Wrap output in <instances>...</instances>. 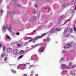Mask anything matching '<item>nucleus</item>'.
Wrapping results in <instances>:
<instances>
[{
    "mask_svg": "<svg viewBox=\"0 0 76 76\" xmlns=\"http://www.w3.org/2000/svg\"><path fill=\"white\" fill-rule=\"evenodd\" d=\"M2 0H0V2H1V1Z\"/></svg>",
    "mask_w": 76,
    "mask_h": 76,
    "instance_id": "52",
    "label": "nucleus"
},
{
    "mask_svg": "<svg viewBox=\"0 0 76 76\" xmlns=\"http://www.w3.org/2000/svg\"><path fill=\"white\" fill-rule=\"evenodd\" d=\"M63 60H64V58H61V60L63 61Z\"/></svg>",
    "mask_w": 76,
    "mask_h": 76,
    "instance_id": "44",
    "label": "nucleus"
},
{
    "mask_svg": "<svg viewBox=\"0 0 76 76\" xmlns=\"http://www.w3.org/2000/svg\"><path fill=\"white\" fill-rule=\"evenodd\" d=\"M12 72L13 73H16V71H15L14 70H12Z\"/></svg>",
    "mask_w": 76,
    "mask_h": 76,
    "instance_id": "30",
    "label": "nucleus"
},
{
    "mask_svg": "<svg viewBox=\"0 0 76 76\" xmlns=\"http://www.w3.org/2000/svg\"><path fill=\"white\" fill-rule=\"evenodd\" d=\"M67 31H68V28H66V29H65L64 31V32H65V33L64 34V35H66V33Z\"/></svg>",
    "mask_w": 76,
    "mask_h": 76,
    "instance_id": "13",
    "label": "nucleus"
},
{
    "mask_svg": "<svg viewBox=\"0 0 76 76\" xmlns=\"http://www.w3.org/2000/svg\"><path fill=\"white\" fill-rule=\"evenodd\" d=\"M74 31H75V32H76V27H75L74 28Z\"/></svg>",
    "mask_w": 76,
    "mask_h": 76,
    "instance_id": "33",
    "label": "nucleus"
},
{
    "mask_svg": "<svg viewBox=\"0 0 76 76\" xmlns=\"http://www.w3.org/2000/svg\"><path fill=\"white\" fill-rule=\"evenodd\" d=\"M16 44H18V43L17 42L16 43Z\"/></svg>",
    "mask_w": 76,
    "mask_h": 76,
    "instance_id": "57",
    "label": "nucleus"
},
{
    "mask_svg": "<svg viewBox=\"0 0 76 76\" xmlns=\"http://www.w3.org/2000/svg\"><path fill=\"white\" fill-rule=\"evenodd\" d=\"M46 41V42H49L50 41V39H47Z\"/></svg>",
    "mask_w": 76,
    "mask_h": 76,
    "instance_id": "24",
    "label": "nucleus"
},
{
    "mask_svg": "<svg viewBox=\"0 0 76 76\" xmlns=\"http://www.w3.org/2000/svg\"><path fill=\"white\" fill-rule=\"evenodd\" d=\"M1 13H3V10H2V9H1Z\"/></svg>",
    "mask_w": 76,
    "mask_h": 76,
    "instance_id": "40",
    "label": "nucleus"
},
{
    "mask_svg": "<svg viewBox=\"0 0 76 76\" xmlns=\"http://www.w3.org/2000/svg\"><path fill=\"white\" fill-rule=\"evenodd\" d=\"M24 66H26V64H24Z\"/></svg>",
    "mask_w": 76,
    "mask_h": 76,
    "instance_id": "50",
    "label": "nucleus"
},
{
    "mask_svg": "<svg viewBox=\"0 0 76 76\" xmlns=\"http://www.w3.org/2000/svg\"><path fill=\"white\" fill-rule=\"evenodd\" d=\"M75 67H76V64H74L72 66V67L73 68Z\"/></svg>",
    "mask_w": 76,
    "mask_h": 76,
    "instance_id": "20",
    "label": "nucleus"
},
{
    "mask_svg": "<svg viewBox=\"0 0 76 76\" xmlns=\"http://www.w3.org/2000/svg\"><path fill=\"white\" fill-rule=\"evenodd\" d=\"M18 7H21V5L20 4H18Z\"/></svg>",
    "mask_w": 76,
    "mask_h": 76,
    "instance_id": "29",
    "label": "nucleus"
},
{
    "mask_svg": "<svg viewBox=\"0 0 76 76\" xmlns=\"http://www.w3.org/2000/svg\"><path fill=\"white\" fill-rule=\"evenodd\" d=\"M70 32L71 33H73V30H72V28L70 29Z\"/></svg>",
    "mask_w": 76,
    "mask_h": 76,
    "instance_id": "22",
    "label": "nucleus"
},
{
    "mask_svg": "<svg viewBox=\"0 0 76 76\" xmlns=\"http://www.w3.org/2000/svg\"><path fill=\"white\" fill-rule=\"evenodd\" d=\"M6 37L7 39H10V40H11V38L10 37L9 35H7L6 36Z\"/></svg>",
    "mask_w": 76,
    "mask_h": 76,
    "instance_id": "10",
    "label": "nucleus"
},
{
    "mask_svg": "<svg viewBox=\"0 0 76 76\" xmlns=\"http://www.w3.org/2000/svg\"><path fill=\"white\" fill-rule=\"evenodd\" d=\"M24 45H25V46H26V44H24Z\"/></svg>",
    "mask_w": 76,
    "mask_h": 76,
    "instance_id": "53",
    "label": "nucleus"
},
{
    "mask_svg": "<svg viewBox=\"0 0 76 76\" xmlns=\"http://www.w3.org/2000/svg\"><path fill=\"white\" fill-rule=\"evenodd\" d=\"M22 57H23V55H22L19 56L18 57V59H20V58H22Z\"/></svg>",
    "mask_w": 76,
    "mask_h": 76,
    "instance_id": "17",
    "label": "nucleus"
},
{
    "mask_svg": "<svg viewBox=\"0 0 76 76\" xmlns=\"http://www.w3.org/2000/svg\"><path fill=\"white\" fill-rule=\"evenodd\" d=\"M3 49L4 51H6V48H5V46H3Z\"/></svg>",
    "mask_w": 76,
    "mask_h": 76,
    "instance_id": "16",
    "label": "nucleus"
},
{
    "mask_svg": "<svg viewBox=\"0 0 76 76\" xmlns=\"http://www.w3.org/2000/svg\"><path fill=\"white\" fill-rule=\"evenodd\" d=\"M69 59H68V58H67V61H68V60Z\"/></svg>",
    "mask_w": 76,
    "mask_h": 76,
    "instance_id": "51",
    "label": "nucleus"
},
{
    "mask_svg": "<svg viewBox=\"0 0 76 76\" xmlns=\"http://www.w3.org/2000/svg\"><path fill=\"white\" fill-rule=\"evenodd\" d=\"M57 31V28H53V29H52L50 30V33H52V32H54L55 31Z\"/></svg>",
    "mask_w": 76,
    "mask_h": 76,
    "instance_id": "4",
    "label": "nucleus"
},
{
    "mask_svg": "<svg viewBox=\"0 0 76 76\" xmlns=\"http://www.w3.org/2000/svg\"><path fill=\"white\" fill-rule=\"evenodd\" d=\"M42 45V43H40V44H37L36 45V46H39V45Z\"/></svg>",
    "mask_w": 76,
    "mask_h": 76,
    "instance_id": "28",
    "label": "nucleus"
},
{
    "mask_svg": "<svg viewBox=\"0 0 76 76\" xmlns=\"http://www.w3.org/2000/svg\"><path fill=\"white\" fill-rule=\"evenodd\" d=\"M47 10L48 11V12L50 11V9H49V8H48Z\"/></svg>",
    "mask_w": 76,
    "mask_h": 76,
    "instance_id": "41",
    "label": "nucleus"
},
{
    "mask_svg": "<svg viewBox=\"0 0 76 76\" xmlns=\"http://www.w3.org/2000/svg\"><path fill=\"white\" fill-rule=\"evenodd\" d=\"M70 75H73V73H71L70 74Z\"/></svg>",
    "mask_w": 76,
    "mask_h": 76,
    "instance_id": "49",
    "label": "nucleus"
},
{
    "mask_svg": "<svg viewBox=\"0 0 76 76\" xmlns=\"http://www.w3.org/2000/svg\"><path fill=\"white\" fill-rule=\"evenodd\" d=\"M45 35V33H44L42 34V36L41 37V38H42V37H43V36H44V35Z\"/></svg>",
    "mask_w": 76,
    "mask_h": 76,
    "instance_id": "32",
    "label": "nucleus"
},
{
    "mask_svg": "<svg viewBox=\"0 0 76 76\" xmlns=\"http://www.w3.org/2000/svg\"><path fill=\"white\" fill-rule=\"evenodd\" d=\"M35 7H36V8H37V5H35Z\"/></svg>",
    "mask_w": 76,
    "mask_h": 76,
    "instance_id": "43",
    "label": "nucleus"
},
{
    "mask_svg": "<svg viewBox=\"0 0 76 76\" xmlns=\"http://www.w3.org/2000/svg\"><path fill=\"white\" fill-rule=\"evenodd\" d=\"M13 14L14 15H15V14H16V12L14 11L13 12Z\"/></svg>",
    "mask_w": 76,
    "mask_h": 76,
    "instance_id": "38",
    "label": "nucleus"
},
{
    "mask_svg": "<svg viewBox=\"0 0 76 76\" xmlns=\"http://www.w3.org/2000/svg\"><path fill=\"white\" fill-rule=\"evenodd\" d=\"M76 1V0H73L72 2V4H74Z\"/></svg>",
    "mask_w": 76,
    "mask_h": 76,
    "instance_id": "15",
    "label": "nucleus"
},
{
    "mask_svg": "<svg viewBox=\"0 0 76 76\" xmlns=\"http://www.w3.org/2000/svg\"><path fill=\"white\" fill-rule=\"evenodd\" d=\"M44 50V47H42L40 49L39 52H40V53H42L43 52Z\"/></svg>",
    "mask_w": 76,
    "mask_h": 76,
    "instance_id": "7",
    "label": "nucleus"
},
{
    "mask_svg": "<svg viewBox=\"0 0 76 76\" xmlns=\"http://www.w3.org/2000/svg\"><path fill=\"white\" fill-rule=\"evenodd\" d=\"M18 51V49H15L13 51V54L14 55H17V53Z\"/></svg>",
    "mask_w": 76,
    "mask_h": 76,
    "instance_id": "3",
    "label": "nucleus"
},
{
    "mask_svg": "<svg viewBox=\"0 0 76 76\" xmlns=\"http://www.w3.org/2000/svg\"><path fill=\"white\" fill-rule=\"evenodd\" d=\"M69 47H67V48H69Z\"/></svg>",
    "mask_w": 76,
    "mask_h": 76,
    "instance_id": "55",
    "label": "nucleus"
},
{
    "mask_svg": "<svg viewBox=\"0 0 76 76\" xmlns=\"http://www.w3.org/2000/svg\"><path fill=\"white\" fill-rule=\"evenodd\" d=\"M61 66L62 67H64L66 66V65L65 64H62V65H61Z\"/></svg>",
    "mask_w": 76,
    "mask_h": 76,
    "instance_id": "23",
    "label": "nucleus"
},
{
    "mask_svg": "<svg viewBox=\"0 0 76 76\" xmlns=\"http://www.w3.org/2000/svg\"><path fill=\"white\" fill-rule=\"evenodd\" d=\"M5 56V54L3 53V54H2L1 55V57H4V56Z\"/></svg>",
    "mask_w": 76,
    "mask_h": 76,
    "instance_id": "25",
    "label": "nucleus"
},
{
    "mask_svg": "<svg viewBox=\"0 0 76 76\" xmlns=\"http://www.w3.org/2000/svg\"><path fill=\"white\" fill-rule=\"evenodd\" d=\"M63 15H61V16L60 17V18H63Z\"/></svg>",
    "mask_w": 76,
    "mask_h": 76,
    "instance_id": "42",
    "label": "nucleus"
},
{
    "mask_svg": "<svg viewBox=\"0 0 76 76\" xmlns=\"http://www.w3.org/2000/svg\"><path fill=\"white\" fill-rule=\"evenodd\" d=\"M23 75H24V76H26V75H27L26 74H23Z\"/></svg>",
    "mask_w": 76,
    "mask_h": 76,
    "instance_id": "46",
    "label": "nucleus"
},
{
    "mask_svg": "<svg viewBox=\"0 0 76 76\" xmlns=\"http://www.w3.org/2000/svg\"><path fill=\"white\" fill-rule=\"evenodd\" d=\"M68 4H69V3H68V2H65V4L63 5V7H66L67 5H68Z\"/></svg>",
    "mask_w": 76,
    "mask_h": 76,
    "instance_id": "6",
    "label": "nucleus"
},
{
    "mask_svg": "<svg viewBox=\"0 0 76 76\" xmlns=\"http://www.w3.org/2000/svg\"><path fill=\"white\" fill-rule=\"evenodd\" d=\"M36 19H37V17H36V16L35 15H33L31 16L30 19V20L31 22H32L33 21H34L35 20H36Z\"/></svg>",
    "mask_w": 76,
    "mask_h": 76,
    "instance_id": "2",
    "label": "nucleus"
},
{
    "mask_svg": "<svg viewBox=\"0 0 76 76\" xmlns=\"http://www.w3.org/2000/svg\"><path fill=\"white\" fill-rule=\"evenodd\" d=\"M41 37L40 36H36L34 38L28 41V42H31L33 41H36V40H37V38H41Z\"/></svg>",
    "mask_w": 76,
    "mask_h": 76,
    "instance_id": "1",
    "label": "nucleus"
},
{
    "mask_svg": "<svg viewBox=\"0 0 76 76\" xmlns=\"http://www.w3.org/2000/svg\"><path fill=\"white\" fill-rule=\"evenodd\" d=\"M24 52H25V51L24 50H21L19 54H23V53H24Z\"/></svg>",
    "mask_w": 76,
    "mask_h": 76,
    "instance_id": "11",
    "label": "nucleus"
},
{
    "mask_svg": "<svg viewBox=\"0 0 76 76\" xmlns=\"http://www.w3.org/2000/svg\"><path fill=\"white\" fill-rule=\"evenodd\" d=\"M61 19L60 18H59L58 21V24H60V23H61Z\"/></svg>",
    "mask_w": 76,
    "mask_h": 76,
    "instance_id": "9",
    "label": "nucleus"
},
{
    "mask_svg": "<svg viewBox=\"0 0 76 76\" xmlns=\"http://www.w3.org/2000/svg\"><path fill=\"white\" fill-rule=\"evenodd\" d=\"M68 35H69V34H68Z\"/></svg>",
    "mask_w": 76,
    "mask_h": 76,
    "instance_id": "58",
    "label": "nucleus"
},
{
    "mask_svg": "<svg viewBox=\"0 0 76 76\" xmlns=\"http://www.w3.org/2000/svg\"><path fill=\"white\" fill-rule=\"evenodd\" d=\"M6 27L7 28V29L9 31H10L12 29V28L11 27V26H10V25H8L6 26Z\"/></svg>",
    "mask_w": 76,
    "mask_h": 76,
    "instance_id": "5",
    "label": "nucleus"
},
{
    "mask_svg": "<svg viewBox=\"0 0 76 76\" xmlns=\"http://www.w3.org/2000/svg\"><path fill=\"white\" fill-rule=\"evenodd\" d=\"M57 31H61V29L60 28H57Z\"/></svg>",
    "mask_w": 76,
    "mask_h": 76,
    "instance_id": "26",
    "label": "nucleus"
},
{
    "mask_svg": "<svg viewBox=\"0 0 76 76\" xmlns=\"http://www.w3.org/2000/svg\"><path fill=\"white\" fill-rule=\"evenodd\" d=\"M36 11L34 12V15H35V14H36Z\"/></svg>",
    "mask_w": 76,
    "mask_h": 76,
    "instance_id": "35",
    "label": "nucleus"
},
{
    "mask_svg": "<svg viewBox=\"0 0 76 76\" xmlns=\"http://www.w3.org/2000/svg\"><path fill=\"white\" fill-rule=\"evenodd\" d=\"M64 48H65V49H66V48H67V46H64Z\"/></svg>",
    "mask_w": 76,
    "mask_h": 76,
    "instance_id": "37",
    "label": "nucleus"
},
{
    "mask_svg": "<svg viewBox=\"0 0 76 76\" xmlns=\"http://www.w3.org/2000/svg\"><path fill=\"white\" fill-rule=\"evenodd\" d=\"M16 35H19V32H17L16 33Z\"/></svg>",
    "mask_w": 76,
    "mask_h": 76,
    "instance_id": "31",
    "label": "nucleus"
},
{
    "mask_svg": "<svg viewBox=\"0 0 76 76\" xmlns=\"http://www.w3.org/2000/svg\"><path fill=\"white\" fill-rule=\"evenodd\" d=\"M34 47H36V46H35V47H34Z\"/></svg>",
    "mask_w": 76,
    "mask_h": 76,
    "instance_id": "56",
    "label": "nucleus"
},
{
    "mask_svg": "<svg viewBox=\"0 0 76 76\" xmlns=\"http://www.w3.org/2000/svg\"><path fill=\"white\" fill-rule=\"evenodd\" d=\"M69 65H72V62H70L69 64Z\"/></svg>",
    "mask_w": 76,
    "mask_h": 76,
    "instance_id": "45",
    "label": "nucleus"
},
{
    "mask_svg": "<svg viewBox=\"0 0 76 76\" xmlns=\"http://www.w3.org/2000/svg\"><path fill=\"white\" fill-rule=\"evenodd\" d=\"M72 44V42L68 44L67 45H68L69 47H72V45H71V44Z\"/></svg>",
    "mask_w": 76,
    "mask_h": 76,
    "instance_id": "14",
    "label": "nucleus"
},
{
    "mask_svg": "<svg viewBox=\"0 0 76 76\" xmlns=\"http://www.w3.org/2000/svg\"><path fill=\"white\" fill-rule=\"evenodd\" d=\"M76 5L75 6V10H76Z\"/></svg>",
    "mask_w": 76,
    "mask_h": 76,
    "instance_id": "47",
    "label": "nucleus"
},
{
    "mask_svg": "<svg viewBox=\"0 0 76 76\" xmlns=\"http://www.w3.org/2000/svg\"><path fill=\"white\" fill-rule=\"evenodd\" d=\"M2 46L1 43H0V48Z\"/></svg>",
    "mask_w": 76,
    "mask_h": 76,
    "instance_id": "34",
    "label": "nucleus"
},
{
    "mask_svg": "<svg viewBox=\"0 0 76 76\" xmlns=\"http://www.w3.org/2000/svg\"><path fill=\"white\" fill-rule=\"evenodd\" d=\"M31 38H32L31 37H29L28 38V39H31Z\"/></svg>",
    "mask_w": 76,
    "mask_h": 76,
    "instance_id": "36",
    "label": "nucleus"
},
{
    "mask_svg": "<svg viewBox=\"0 0 76 76\" xmlns=\"http://www.w3.org/2000/svg\"><path fill=\"white\" fill-rule=\"evenodd\" d=\"M70 20V18H69L66 22H65V23H64V24H66V23L69 22V20Z\"/></svg>",
    "mask_w": 76,
    "mask_h": 76,
    "instance_id": "19",
    "label": "nucleus"
},
{
    "mask_svg": "<svg viewBox=\"0 0 76 76\" xmlns=\"http://www.w3.org/2000/svg\"><path fill=\"white\" fill-rule=\"evenodd\" d=\"M35 30H34V31L33 32H35Z\"/></svg>",
    "mask_w": 76,
    "mask_h": 76,
    "instance_id": "54",
    "label": "nucleus"
},
{
    "mask_svg": "<svg viewBox=\"0 0 76 76\" xmlns=\"http://www.w3.org/2000/svg\"><path fill=\"white\" fill-rule=\"evenodd\" d=\"M7 51L8 52H11L12 51V49L10 48H7Z\"/></svg>",
    "mask_w": 76,
    "mask_h": 76,
    "instance_id": "8",
    "label": "nucleus"
},
{
    "mask_svg": "<svg viewBox=\"0 0 76 76\" xmlns=\"http://www.w3.org/2000/svg\"><path fill=\"white\" fill-rule=\"evenodd\" d=\"M31 73H34V71H32Z\"/></svg>",
    "mask_w": 76,
    "mask_h": 76,
    "instance_id": "48",
    "label": "nucleus"
},
{
    "mask_svg": "<svg viewBox=\"0 0 76 76\" xmlns=\"http://www.w3.org/2000/svg\"><path fill=\"white\" fill-rule=\"evenodd\" d=\"M7 57H6L4 59V61H6L7 60Z\"/></svg>",
    "mask_w": 76,
    "mask_h": 76,
    "instance_id": "21",
    "label": "nucleus"
},
{
    "mask_svg": "<svg viewBox=\"0 0 76 76\" xmlns=\"http://www.w3.org/2000/svg\"><path fill=\"white\" fill-rule=\"evenodd\" d=\"M61 73H67V71H66L64 70L61 72Z\"/></svg>",
    "mask_w": 76,
    "mask_h": 76,
    "instance_id": "27",
    "label": "nucleus"
},
{
    "mask_svg": "<svg viewBox=\"0 0 76 76\" xmlns=\"http://www.w3.org/2000/svg\"><path fill=\"white\" fill-rule=\"evenodd\" d=\"M70 12L71 13H73L74 12V11L73 10V9H72L70 10Z\"/></svg>",
    "mask_w": 76,
    "mask_h": 76,
    "instance_id": "18",
    "label": "nucleus"
},
{
    "mask_svg": "<svg viewBox=\"0 0 76 76\" xmlns=\"http://www.w3.org/2000/svg\"><path fill=\"white\" fill-rule=\"evenodd\" d=\"M17 46L18 47H20V45H19V44H18V45H17Z\"/></svg>",
    "mask_w": 76,
    "mask_h": 76,
    "instance_id": "39",
    "label": "nucleus"
},
{
    "mask_svg": "<svg viewBox=\"0 0 76 76\" xmlns=\"http://www.w3.org/2000/svg\"><path fill=\"white\" fill-rule=\"evenodd\" d=\"M6 27L5 26H3L2 27V30L4 31L6 30Z\"/></svg>",
    "mask_w": 76,
    "mask_h": 76,
    "instance_id": "12",
    "label": "nucleus"
}]
</instances>
